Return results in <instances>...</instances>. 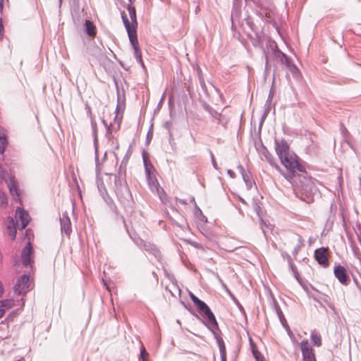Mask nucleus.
Segmentation results:
<instances>
[{
  "instance_id": "nucleus-1",
  "label": "nucleus",
  "mask_w": 361,
  "mask_h": 361,
  "mask_svg": "<svg viewBox=\"0 0 361 361\" xmlns=\"http://www.w3.org/2000/svg\"><path fill=\"white\" fill-rule=\"evenodd\" d=\"M275 150L284 169L276 164L272 155L267 149L262 154L271 166L274 167L290 185L305 192L315 190L314 181L307 175L305 167L299 163L298 156L290 149L288 142L282 139L275 140Z\"/></svg>"
},
{
  "instance_id": "nucleus-2",
  "label": "nucleus",
  "mask_w": 361,
  "mask_h": 361,
  "mask_svg": "<svg viewBox=\"0 0 361 361\" xmlns=\"http://www.w3.org/2000/svg\"><path fill=\"white\" fill-rule=\"evenodd\" d=\"M115 192L119 201L125 206L130 205L132 201V195L126 184V180L118 176H114Z\"/></svg>"
},
{
  "instance_id": "nucleus-3",
  "label": "nucleus",
  "mask_w": 361,
  "mask_h": 361,
  "mask_svg": "<svg viewBox=\"0 0 361 361\" xmlns=\"http://www.w3.org/2000/svg\"><path fill=\"white\" fill-rule=\"evenodd\" d=\"M127 9L128 11L131 21H129L126 13L123 11L121 13V18L123 23L128 32V35H130L131 34L137 35L136 29L137 27V21L135 8L134 6H133V4L130 3L127 6Z\"/></svg>"
},
{
  "instance_id": "nucleus-4",
  "label": "nucleus",
  "mask_w": 361,
  "mask_h": 361,
  "mask_svg": "<svg viewBox=\"0 0 361 361\" xmlns=\"http://www.w3.org/2000/svg\"><path fill=\"white\" fill-rule=\"evenodd\" d=\"M32 289V283L30 281V276L23 274L16 281L14 286L15 293L19 295H24L27 292Z\"/></svg>"
},
{
  "instance_id": "nucleus-5",
  "label": "nucleus",
  "mask_w": 361,
  "mask_h": 361,
  "mask_svg": "<svg viewBox=\"0 0 361 361\" xmlns=\"http://www.w3.org/2000/svg\"><path fill=\"white\" fill-rule=\"evenodd\" d=\"M128 232L130 238L137 245L143 247L145 250L152 253L156 258L160 257V252L154 245L145 242L141 238L137 237L135 234L131 233L128 230Z\"/></svg>"
},
{
  "instance_id": "nucleus-6",
  "label": "nucleus",
  "mask_w": 361,
  "mask_h": 361,
  "mask_svg": "<svg viewBox=\"0 0 361 361\" xmlns=\"http://www.w3.org/2000/svg\"><path fill=\"white\" fill-rule=\"evenodd\" d=\"M200 312L206 316L205 324L208 329L215 334L216 331L219 329L218 324L210 308L206 305Z\"/></svg>"
},
{
  "instance_id": "nucleus-7",
  "label": "nucleus",
  "mask_w": 361,
  "mask_h": 361,
  "mask_svg": "<svg viewBox=\"0 0 361 361\" xmlns=\"http://www.w3.org/2000/svg\"><path fill=\"white\" fill-rule=\"evenodd\" d=\"M16 218L17 219V226L22 230L27 226L30 220L29 214L20 208L16 209Z\"/></svg>"
},
{
  "instance_id": "nucleus-8",
  "label": "nucleus",
  "mask_w": 361,
  "mask_h": 361,
  "mask_svg": "<svg viewBox=\"0 0 361 361\" xmlns=\"http://www.w3.org/2000/svg\"><path fill=\"white\" fill-rule=\"evenodd\" d=\"M327 252V247H321L314 251V257L316 260L324 267H327L329 266Z\"/></svg>"
},
{
  "instance_id": "nucleus-9",
  "label": "nucleus",
  "mask_w": 361,
  "mask_h": 361,
  "mask_svg": "<svg viewBox=\"0 0 361 361\" xmlns=\"http://www.w3.org/2000/svg\"><path fill=\"white\" fill-rule=\"evenodd\" d=\"M130 42L134 49V56L136 60L143 65V62L142 60V51L139 46V42L137 40V35H128Z\"/></svg>"
},
{
  "instance_id": "nucleus-10",
  "label": "nucleus",
  "mask_w": 361,
  "mask_h": 361,
  "mask_svg": "<svg viewBox=\"0 0 361 361\" xmlns=\"http://www.w3.org/2000/svg\"><path fill=\"white\" fill-rule=\"evenodd\" d=\"M307 295L310 298H312L315 302H317L320 307H324L322 302H325L331 310L334 309V305L331 302L330 298L326 294L319 293V295L314 294L311 292H307Z\"/></svg>"
},
{
  "instance_id": "nucleus-11",
  "label": "nucleus",
  "mask_w": 361,
  "mask_h": 361,
  "mask_svg": "<svg viewBox=\"0 0 361 361\" xmlns=\"http://www.w3.org/2000/svg\"><path fill=\"white\" fill-rule=\"evenodd\" d=\"M147 178L149 187L150 188L151 190L156 191L157 193L159 195L160 199L163 200L162 195H164L165 192L164 190L159 186V184L156 178L150 175L147 176Z\"/></svg>"
},
{
  "instance_id": "nucleus-12",
  "label": "nucleus",
  "mask_w": 361,
  "mask_h": 361,
  "mask_svg": "<svg viewBox=\"0 0 361 361\" xmlns=\"http://www.w3.org/2000/svg\"><path fill=\"white\" fill-rule=\"evenodd\" d=\"M60 224L61 233H65L66 235L69 236L72 231L71 222L66 213L63 214V215L60 217Z\"/></svg>"
},
{
  "instance_id": "nucleus-13",
  "label": "nucleus",
  "mask_w": 361,
  "mask_h": 361,
  "mask_svg": "<svg viewBox=\"0 0 361 361\" xmlns=\"http://www.w3.org/2000/svg\"><path fill=\"white\" fill-rule=\"evenodd\" d=\"M32 252V247L30 243H28L27 245L23 248L21 254L23 264L25 266L30 265L32 262L31 255Z\"/></svg>"
},
{
  "instance_id": "nucleus-14",
  "label": "nucleus",
  "mask_w": 361,
  "mask_h": 361,
  "mask_svg": "<svg viewBox=\"0 0 361 361\" xmlns=\"http://www.w3.org/2000/svg\"><path fill=\"white\" fill-rule=\"evenodd\" d=\"M334 275L341 283L343 285L348 284V278L346 270L341 265L336 266L334 269Z\"/></svg>"
},
{
  "instance_id": "nucleus-15",
  "label": "nucleus",
  "mask_w": 361,
  "mask_h": 361,
  "mask_svg": "<svg viewBox=\"0 0 361 361\" xmlns=\"http://www.w3.org/2000/svg\"><path fill=\"white\" fill-rule=\"evenodd\" d=\"M238 169H239L240 173L242 174L243 180L245 181L247 188H251L252 182L250 179V174L245 172L244 168L240 164L238 166Z\"/></svg>"
},
{
  "instance_id": "nucleus-16",
  "label": "nucleus",
  "mask_w": 361,
  "mask_h": 361,
  "mask_svg": "<svg viewBox=\"0 0 361 361\" xmlns=\"http://www.w3.org/2000/svg\"><path fill=\"white\" fill-rule=\"evenodd\" d=\"M204 109L211 114V116L213 118L216 119L219 123H221L223 122V116L221 115V114L214 110L212 108L209 107L208 105L205 106Z\"/></svg>"
},
{
  "instance_id": "nucleus-17",
  "label": "nucleus",
  "mask_w": 361,
  "mask_h": 361,
  "mask_svg": "<svg viewBox=\"0 0 361 361\" xmlns=\"http://www.w3.org/2000/svg\"><path fill=\"white\" fill-rule=\"evenodd\" d=\"M190 298L199 311L202 310L207 304L196 297L192 293H189Z\"/></svg>"
},
{
  "instance_id": "nucleus-18",
  "label": "nucleus",
  "mask_w": 361,
  "mask_h": 361,
  "mask_svg": "<svg viewBox=\"0 0 361 361\" xmlns=\"http://www.w3.org/2000/svg\"><path fill=\"white\" fill-rule=\"evenodd\" d=\"M8 188H9V191L11 195L15 198V196L18 197L19 194L18 192V190L16 187L13 178H10L8 183H7Z\"/></svg>"
},
{
  "instance_id": "nucleus-19",
  "label": "nucleus",
  "mask_w": 361,
  "mask_h": 361,
  "mask_svg": "<svg viewBox=\"0 0 361 361\" xmlns=\"http://www.w3.org/2000/svg\"><path fill=\"white\" fill-rule=\"evenodd\" d=\"M8 220H9V221H8V224L7 226V229L9 231L8 234L11 237L12 239H14L16 238V230L14 226V225H15L14 220L13 218H9Z\"/></svg>"
},
{
  "instance_id": "nucleus-20",
  "label": "nucleus",
  "mask_w": 361,
  "mask_h": 361,
  "mask_svg": "<svg viewBox=\"0 0 361 361\" xmlns=\"http://www.w3.org/2000/svg\"><path fill=\"white\" fill-rule=\"evenodd\" d=\"M278 57L279 58V60L281 61V63L283 64V65H285L286 67H289V65H290L291 63H293L289 59V58L285 54H283V52L281 51H279L278 53Z\"/></svg>"
},
{
  "instance_id": "nucleus-21",
  "label": "nucleus",
  "mask_w": 361,
  "mask_h": 361,
  "mask_svg": "<svg viewBox=\"0 0 361 361\" xmlns=\"http://www.w3.org/2000/svg\"><path fill=\"white\" fill-rule=\"evenodd\" d=\"M303 360L305 361H316L315 355L312 350L302 353Z\"/></svg>"
},
{
  "instance_id": "nucleus-22",
  "label": "nucleus",
  "mask_w": 361,
  "mask_h": 361,
  "mask_svg": "<svg viewBox=\"0 0 361 361\" xmlns=\"http://www.w3.org/2000/svg\"><path fill=\"white\" fill-rule=\"evenodd\" d=\"M85 28H86L87 33L90 37H93V36L95 35V34H96L95 27L92 24V23H91L90 20H86V22H85Z\"/></svg>"
},
{
  "instance_id": "nucleus-23",
  "label": "nucleus",
  "mask_w": 361,
  "mask_h": 361,
  "mask_svg": "<svg viewBox=\"0 0 361 361\" xmlns=\"http://www.w3.org/2000/svg\"><path fill=\"white\" fill-rule=\"evenodd\" d=\"M143 162H144L146 176H150L151 171L153 169V166L152 165V164L150 162L148 161V160L145 154H143Z\"/></svg>"
},
{
  "instance_id": "nucleus-24",
  "label": "nucleus",
  "mask_w": 361,
  "mask_h": 361,
  "mask_svg": "<svg viewBox=\"0 0 361 361\" xmlns=\"http://www.w3.org/2000/svg\"><path fill=\"white\" fill-rule=\"evenodd\" d=\"M252 355L256 361H264V356L257 350L256 347L251 343Z\"/></svg>"
},
{
  "instance_id": "nucleus-25",
  "label": "nucleus",
  "mask_w": 361,
  "mask_h": 361,
  "mask_svg": "<svg viewBox=\"0 0 361 361\" xmlns=\"http://www.w3.org/2000/svg\"><path fill=\"white\" fill-rule=\"evenodd\" d=\"M7 145V140L5 134L0 132V154L4 152L5 147Z\"/></svg>"
},
{
  "instance_id": "nucleus-26",
  "label": "nucleus",
  "mask_w": 361,
  "mask_h": 361,
  "mask_svg": "<svg viewBox=\"0 0 361 361\" xmlns=\"http://www.w3.org/2000/svg\"><path fill=\"white\" fill-rule=\"evenodd\" d=\"M91 126H92L93 135H94V144L96 145L97 141V123L95 121V119L92 117V116H91Z\"/></svg>"
},
{
  "instance_id": "nucleus-27",
  "label": "nucleus",
  "mask_w": 361,
  "mask_h": 361,
  "mask_svg": "<svg viewBox=\"0 0 361 361\" xmlns=\"http://www.w3.org/2000/svg\"><path fill=\"white\" fill-rule=\"evenodd\" d=\"M311 340L316 346H317V347L321 346V345H322L321 337H320V336L317 335L314 332H312V334H311Z\"/></svg>"
},
{
  "instance_id": "nucleus-28",
  "label": "nucleus",
  "mask_w": 361,
  "mask_h": 361,
  "mask_svg": "<svg viewBox=\"0 0 361 361\" xmlns=\"http://www.w3.org/2000/svg\"><path fill=\"white\" fill-rule=\"evenodd\" d=\"M300 348L302 353L307 351L309 350H312V346L309 343V341L307 339L302 341L300 343Z\"/></svg>"
},
{
  "instance_id": "nucleus-29",
  "label": "nucleus",
  "mask_w": 361,
  "mask_h": 361,
  "mask_svg": "<svg viewBox=\"0 0 361 361\" xmlns=\"http://www.w3.org/2000/svg\"><path fill=\"white\" fill-rule=\"evenodd\" d=\"M7 197L5 193L0 190V207L5 208L7 206Z\"/></svg>"
},
{
  "instance_id": "nucleus-30",
  "label": "nucleus",
  "mask_w": 361,
  "mask_h": 361,
  "mask_svg": "<svg viewBox=\"0 0 361 361\" xmlns=\"http://www.w3.org/2000/svg\"><path fill=\"white\" fill-rule=\"evenodd\" d=\"M13 305V301L11 300H4L0 301V307L4 310V308H11Z\"/></svg>"
},
{
  "instance_id": "nucleus-31",
  "label": "nucleus",
  "mask_w": 361,
  "mask_h": 361,
  "mask_svg": "<svg viewBox=\"0 0 361 361\" xmlns=\"http://www.w3.org/2000/svg\"><path fill=\"white\" fill-rule=\"evenodd\" d=\"M296 239L298 241L297 247L295 248V252L298 253V250L300 249L302 246H304V240L299 235H296Z\"/></svg>"
},
{
  "instance_id": "nucleus-32",
  "label": "nucleus",
  "mask_w": 361,
  "mask_h": 361,
  "mask_svg": "<svg viewBox=\"0 0 361 361\" xmlns=\"http://www.w3.org/2000/svg\"><path fill=\"white\" fill-rule=\"evenodd\" d=\"M221 361H226V355L224 345H220Z\"/></svg>"
},
{
  "instance_id": "nucleus-33",
  "label": "nucleus",
  "mask_w": 361,
  "mask_h": 361,
  "mask_svg": "<svg viewBox=\"0 0 361 361\" xmlns=\"http://www.w3.org/2000/svg\"><path fill=\"white\" fill-rule=\"evenodd\" d=\"M287 68L290 71L293 75L296 74L298 72V68L293 64L291 63L289 65V67H287Z\"/></svg>"
},
{
  "instance_id": "nucleus-34",
  "label": "nucleus",
  "mask_w": 361,
  "mask_h": 361,
  "mask_svg": "<svg viewBox=\"0 0 361 361\" xmlns=\"http://www.w3.org/2000/svg\"><path fill=\"white\" fill-rule=\"evenodd\" d=\"M147 355V353L146 351V350L142 348L140 350V357L142 360V361H147L146 360V356Z\"/></svg>"
},
{
  "instance_id": "nucleus-35",
  "label": "nucleus",
  "mask_w": 361,
  "mask_h": 361,
  "mask_svg": "<svg viewBox=\"0 0 361 361\" xmlns=\"http://www.w3.org/2000/svg\"><path fill=\"white\" fill-rule=\"evenodd\" d=\"M6 177V172L1 169V166H0V183H1L4 180Z\"/></svg>"
},
{
  "instance_id": "nucleus-36",
  "label": "nucleus",
  "mask_w": 361,
  "mask_h": 361,
  "mask_svg": "<svg viewBox=\"0 0 361 361\" xmlns=\"http://www.w3.org/2000/svg\"><path fill=\"white\" fill-rule=\"evenodd\" d=\"M211 157H212V161L213 166L214 167V169H218L217 164L214 159V155L212 153H211Z\"/></svg>"
},
{
  "instance_id": "nucleus-37",
  "label": "nucleus",
  "mask_w": 361,
  "mask_h": 361,
  "mask_svg": "<svg viewBox=\"0 0 361 361\" xmlns=\"http://www.w3.org/2000/svg\"><path fill=\"white\" fill-rule=\"evenodd\" d=\"M227 173L232 178H234L235 177V173L231 169H228L227 171Z\"/></svg>"
},
{
  "instance_id": "nucleus-38",
  "label": "nucleus",
  "mask_w": 361,
  "mask_h": 361,
  "mask_svg": "<svg viewBox=\"0 0 361 361\" xmlns=\"http://www.w3.org/2000/svg\"><path fill=\"white\" fill-rule=\"evenodd\" d=\"M95 159H96L97 170H99L97 147L95 148Z\"/></svg>"
},
{
  "instance_id": "nucleus-39",
  "label": "nucleus",
  "mask_w": 361,
  "mask_h": 361,
  "mask_svg": "<svg viewBox=\"0 0 361 361\" xmlns=\"http://www.w3.org/2000/svg\"><path fill=\"white\" fill-rule=\"evenodd\" d=\"M3 30H4V27H3V25L1 23V19L0 18V39L3 37Z\"/></svg>"
},
{
  "instance_id": "nucleus-40",
  "label": "nucleus",
  "mask_w": 361,
  "mask_h": 361,
  "mask_svg": "<svg viewBox=\"0 0 361 361\" xmlns=\"http://www.w3.org/2000/svg\"><path fill=\"white\" fill-rule=\"evenodd\" d=\"M238 14V12L237 11H233L232 12V14H231V22H232V27H233V18L235 15Z\"/></svg>"
},
{
  "instance_id": "nucleus-41",
  "label": "nucleus",
  "mask_w": 361,
  "mask_h": 361,
  "mask_svg": "<svg viewBox=\"0 0 361 361\" xmlns=\"http://www.w3.org/2000/svg\"><path fill=\"white\" fill-rule=\"evenodd\" d=\"M102 123H104V125L107 127V133H111L110 132V126H108V124L106 123V122L105 121V120H102Z\"/></svg>"
},
{
  "instance_id": "nucleus-42",
  "label": "nucleus",
  "mask_w": 361,
  "mask_h": 361,
  "mask_svg": "<svg viewBox=\"0 0 361 361\" xmlns=\"http://www.w3.org/2000/svg\"><path fill=\"white\" fill-rule=\"evenodd\" d=\"M4 292V288L1 282L0 281V297L2 295Z\"/></svg>"
},
{
  "instance_id": "nucleus-43",
  "label": "nucleus",
  "mask_w": 361,
  "mask_h": 361,
  "mask_svg": "<svg viewBox=\"0 0 361 361\" xmlns=\"http://www.w3.org/2000/svg\"><path fill=\"white\" fill-rule=\"evenodd\" d=\"M4 310L3 308H1V307H0V319L3 317V315L4 314Z\"/></svg>"
},
{
  "instance_id": "nucleus-44",
  "label": "nucleus",
  "mask_w": 361,
  "mask_h": 361,
  "mask_svg": "<svg viewBox=\"0 0 361 361\" xmlns=\"http://www.w3.org/2000/svg\"><path fill=\"white\" fill-rule=\"evenodd\" d=\"M2 6H3V0H0V12L2 10Z\"/></svg>"
},
{
  "instance_id": "nucleus-45",
  "label": "nucleus",
  "mask_w": 361,
  "mask_h": 361,
  "mask_svg": "<svg viewBox=\"0 0 361 361\" xmlns=\"http://www.w3.org/2000/svg\"><path fill=\"white\" fill-rule=\"evenodd\" d=\"M341 131H342V133H344L345 132H348L347 129L345 127H343V126L341 128Z\"/></svg>"
},
{
  "instance_id": "nucleus-46",
  "label": "nucleus",
  "mask_w": 361,
  "mask_h": 361,
  "mask_svg": "<svg viewBox=\"0 0 361 361\" xmlns=\"http://www.w3.org/2000/svg\"><path fill=\"white\" fill-rule=\"evenodd\" d=\"M196 210H197V212H198L200 214H202V213L201 209H200L198 207H197V206H196Z\"/></svg>"
},
{
  "instance_id": "nucleus-47",
  "label": "nucleus",
  "mask_w": 361,
  "mask_h": 361,
  "mask_svg": "<svg viewBox=\"0 0 361 361\" xmlns=\"http://www.w3.org/2000/svg\"><path fill=\"white\" fill-rule=\"evenodd\" d=\"M212 273L217 277V279H219V281H221V279H220L219 276L218 275V274H216L214 271H212Z\"/></svg>"
},
{
  "instance_id": "nucleus-48",
  "label": "nucleus",
  "mask_w": 361,
  "mask_h": 361,
  "mask_svg": "<svg viewBox=\"0 0 361 361\" xmlns=\"http://www.w3.org/2000/svg\"><path fill=\"white\" fill-rule=\"evenodd\" d=\"M357 238H358V240L360 243V245H361V236L360 235H357Z\"/></svg>"
},
{
  "instance_id": "nucleus-49",
  "label": "nucleus",
  "mask_w": 361,
  "mask_h": 361,
  "mask_svg": "<svg viewBox=\"0 0 361 361\" xmlns=\"http://www.w3.org/2000/svg\"><path fill=\"white\" fill-rule=\"evenodd\" d=\"M271 99V91L270 92L269 94V98H268V100Z\"/></svg>"
},
{
  "instance_id": "nucleus-50",
  "label": "nucleus",
  "mask_w": 361,
  "mask_h": 361,
  "mask_svg": "<svg viewBox=\"0 0 361 361\" xmlns=\"http://www.w3.org/2000/svg\"><path fill=\"white\" fill-rule=\"evenodd\" d=\"M130 3H131V4H133V3L135 2V0H128Z\"/></svg>"
},
{
  "instance_id": "nucleus-51",
  "label": "nucleus",
  "mask_w": 361,
  "mask_h": 361,
  "mask_svg": "<svg viewBox=\"0 0 361 361\" xmlns=\"http://www.w3.org/2000/svg\"><path fill=\"white\" fill-rule=\"evenodd\" d=\"M240 309L241 310H243V307H242V306H240Z\"/></svg>"
},
{
  "instance_id": "nucleus-52",
  "label": "nucleus",
  "mask_w": 361,
  "mask_h": 361,
  "mask_svg": "<svg viewBox=\"0 0 361 361\" xmlns=\"http://www.w3.org/2000/svg\"><path fill=\"white\" fill-rule=\"evenodd\" d=\"M192 201L195 202V198L194 197L192 198Z\"/></svg>"
}]
</instances>
